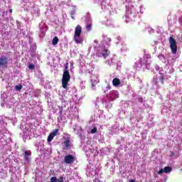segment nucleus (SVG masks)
I'll list each match as a JSON object with an SVG mask.
<instances>
[{"instance_id":"obj_1","label":"nucleus","mask_w":182,"mask_h":182,"mask_svg":"<svg viewBox=\"0 0 182 182\" xmlns=\"http://www.w3.org/2000/svg\"><path fill=\"white\" fill-rule=\"evenodd\" d=\"M69 63H65L64 72L63 74L62 78V86L63 89H68V85H69V82H70V74L69 73Z\"/></svg>"},{"instance_id":"obj_2","label":"nucleus","mask_w":182,"mask_h":182,"mask_svg":"<svg viewBox=\"0 0 182 182\" xmlns=\"http://www.w3.org/2000/svg\"><path fill=\"white\" fill-rule=\"evenodd\" d=\"M169 45L171 48V53L173 54L177 53V41L174 38L170 37L169 38Z\"/></svg>"},{"instance_id":"obj_3","label":"nucleus","mask_w":182,"mask_h":182,"mask_svg":"<svg viewBox=\"0 0 182 182\" xmlns=\"http://www.w3.org/2000/svg\"><path fill=\"white\" fill-rule=\"evenodd\" d=\"M75 156L72 155V154H68L66 155L64 157V163L65 164H73V163H75Z\"/></svg>"},{"instance_id":"obj_4","label":"nucleus","mask_w":182,"mask_h":182,"mask_svg":"<svg viewBox=\"0 0 182 182\" xmlns=\"http://www.w3.org/2000/svg\"><path fill=\"white\" fill-rule=\"evenodd\" d=\"M8 60L6 56L0 57V68H6L8 66Z\"/></svg>"},{"instance_id":"obj_5","label":"nucleus","mask_w":182,"mask_h":182,"mask_svg":"<svg viewBox=\"0 0 182 182\" xmlns=\"http://www.w3.org/2000/svg\"><path fill=\"white\" fill-rule=\"evenodd\" d=\"M58 133H59V129H54L48 136V141L50 142L52 141V140H53V138L55 137V136H56V134H58Z\"/></svg>"},{"instance_id":"obj_6","label":"nucleus","mask_w":182,"mask_h":182,"mask_svg":"<svg viewBox=\"0 0 182 182\" xmlns=\"http://www.w3.org/2000/svg\"><path fill=\"white\" fill-rule=\"evenodd\" d=\"M173 169L171 168V167L170 166H165L163 168L160 169L159 171H158V174H163V173H171V171Z\"/></svg>"},{"instance_id":"obj_7","label":"nucleus","mask_w":182,"mask_h":182,"mask_svg":"<svg viewBox=\"0 0 182 182\" xmlns=\"http://www.w3.org/2000/svg\"><path fill=\"white\" fill-rule=\"evenodd\" d=\"M63 144H64V148L63 150H69V149H70V140L69 139H66L64 141H63Z\"/></svg>"},{"instance_id":"obj_8","label":"nucleus","mask_w":182,"mask_h":182,"mask_svg":"<svg viewBox=\"0 0 182 182\" xmlns=\"http://www.w3.org/2000/svg\"><path fill=\"white\" fill-rule=\"evenodd\" d=\"M82 34V26H80V25H77L75 27V34L76 36H80Z\"/></svg>"},{"instance_id":"obj_9","label":"nucleus","mask_w":182,"mask_h":182,"mask_svg":"<svg viewBox=\"0 0 182 182\" xmlns=\"http://www.w3.org/2000/svg\"><path fill=\"white\" fill-rule=\"evenodd\" d=\"M73 41H75V43H78V44L83 43V40L80 38V36L74 35Z\"/></svg>"},{"instance_id":"obj_10","label":"nucleus","mask_w":182,"mask_h":182,"mask_svg":"<svg viewBox=\"0 0 182 182\" xmlns=\"http://www.w3.org/2000/svg\"><path fill=\"white\" fill-rule=\"evenodd\" d=\"M120 83H121L120 79H119V78H114L112 80L113 86L117 87V86L120 85Z\"/></svg>"},{"instance_id":"obj_11","label":"nucleus","mask_w":182,"mask_h":182,"mask_svg":"<svg viewBox=\"0 0 182 182\" xmlns=\"http://www.w3.org/2000/svg\"><path fill=\"white\" fill-rule=\"evenodd\" d=\"M102 56L103 58H105V59H106V58H107L109 56V50L107 49H105L103 48L102 50Z\"/></svg>"},{"instance_id":"obj_12","label":"nucleus","mask_w":182,"mask_h":182,"mask_svg":"<svg viewBox=\"0 0 182 182\" xmlns=\"http://www.w3.org/2000/svg\"><path fill=\"white\" fill-rule=\"evenodd\" d=\"M28 156H31V152H29V151H26L24 153V160L26 161H29V158Z\"/></svg>"},{"instance_id":"obj_13","label":"nucleus","mask_w":182,"mask_h":182,"mask_svg":"<svg viewBox=\"0 0 182 182\" xmlns=\"http://www.w3.org/2000/svg\"><path fill=\"white\" fill-rule=\"evenodd\" d=\"M58 42H59V38L58 37H54L52 42L53 45L54 46L58 45Z\"/></svg>"},{"instance_id":"obj_14","label":"nucleus","mask_w":182,"mask_h":182,"mask_svg":"<svg viewBox=\"0 0 182 182\" xmlns=\"http://www.w3.org/2000/svg\"><path fill=\"white\" fill-rule=\"evenodd\" d=\"M15 89H16V90H22V85L19 84L18 85H16Z\"/></svg>"},{"instance_id":"obj_15","label":"nucleus","mask_w":182,"mask_h":182,"mask_svg":"<svg viewBox=\"0 0 182 182\" xmlns=\"http://www.w3.org/2000/svg\"><path fill=\"white\" fill-rule=\"evenodd\" d=\"M95 133H97V128L95 127L92 130H91V134H95Z\"/></svg>"},{"instance_id":"obj_16","label":"nucleus","mask_w":182,"mask_h":182,"mask_svg":"<svg viewBox=\"0 0 182 182\" xmlns=\"http://www.w3.org/2000/svg\"><path fill=\"white\" fill-rule=\"evenodd\" d=\"M50 182H58V178L56 176H53L50 178Z\"/></svg>"},{"instance_id":"obj_17","label":"nucleus","mask_w":182,"mask_h":182,"mask_svg":"<svg viewBox=\"0 0 182 182\" xmlns=\"http://www.w3.org/2000/svg\"><path fill=\"white\" fill-rule=\"evenodd\" d=\"M86 30L87 31H92V24H87L86 26Z\"/></svg>"},{"instance_id":"obj_18","label":"nucleus","mask_w":182,"mask_h":182,"mask_svg":"<svg viewBox=\"0 0 182 182\" xmlns=\"http://www.w3.org/2000/svg\"><path fill=\"white\" fill-rule=\"evenodd\" d=\"M59 114H60V116H59V117H58V122L60 121V120H62V110H60Z\"/></svg>"},{"instance_id":"obj_19","label":"nucleus","mask_w":182,"mask_h":182,"mask_svg":"<svg viewBox=\"0 0 182 182\" xmlns=\"http://www.w3.org/2000/svg\"><path fill=\"white\" fill-rule=\"evenodd\" d=\"M57 182H63V176H60V178L57 179Z\"/></svg>"},{"instance_id":"obj_20","label":"nucleus","mask_w":182,"mask_h":182,"mask_svg":"<svg viewBox=\"0 0 182 182\" xmlns=\"http://www.w3.org/2000/svg\"><path fill=\"white\" fill-rule=\"evenodd\" d=\"M28 68H29V69H35V65H33V64H30V65H28Z\"/></svg>"},{"instance_id":"obj_21","label":"nucleus","mask_w":182,"mask_h":182,"mask_svg":"<svg viewBox=\"0 0 182 182\" xmlns=\"http://www.w3.org/2000/svg\"><path fill=\"white\" fill-rule=\"evenodd\" d=\"M138 102H139V103H143V102H144L143 97H139L138 98Z\"/></svg>"},{"instance_id":"obj_22","label":"nucleus","mask_w":182,"mask_h":182,"mask_svg":"<svg viewBox=\"0 0 182 182\" xmlns=\"http://www.w3.org/2000/svg\"><path fill=\"white\" fill-rule=\"evenodd\" d=\"M159 80H161V83L163 84V83H164V77H163V76H161L160 77H159Z\"/></svg>"},{"instance_id":"obj_23","label":"nucleus","mask_w":182,"mask_h":182,"mask_svg":"<svg viewBox=\"0 0 182 182\" xmlns=\"http://www.w3.org/2000/svg\"><path fill=\"white\" fill-rule=\"evenodd\" d=\"M129 182H136V181L133 179H131V180H129Z\"/></svg>"},{"instance_id":"obj_24","label":"nucleus","mask_w":182,"mask_h":182,"mask_svg":"<svg viewBox=\"0 0 182 182\" xmlns=\"http://www.w3.org/2000/svg\"><path fill=\"white\" fill-rule=\"evenodd\" d=\"M9 12H10V14H12V9H9Z\"/></svg>"}]
</instances>
